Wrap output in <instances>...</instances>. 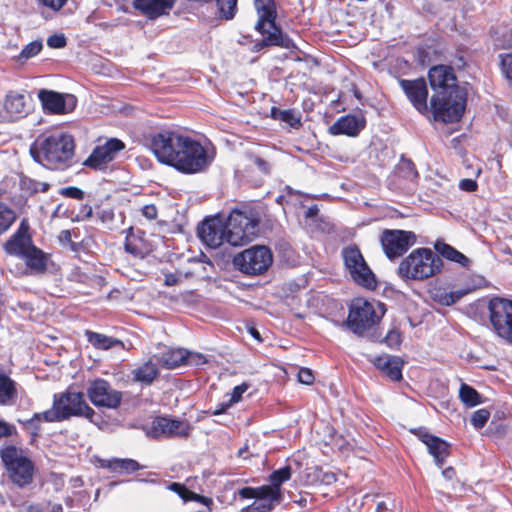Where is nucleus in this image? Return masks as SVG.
Segmentation results:
<instances>
[{
    "instance_id": "13",
    "label": "nucleus",
    "mask_w": 512,
    "mask_h": 512,
    "mask_svg": "<svg viewBox=\"0 0 512 512\" xmlns=\"http://www.w3.org/2000/svg\"><path fill=\"white\" fill-rule=\"evenodd\" d=\"M489 311L497 335L512 343V301L494 298L489 303Z\"/></svg>"
},
{
    "instance_id": "58",
    "label": "nucleus",
    "mask_w": 512,
    "mask_h": 512,
    "mask_svg": "<svg viewBox=\"0 0 512 512\" xmlns=\"http://www.w3.org/2000/svg\"><path fill=\"white\" fill-rule=\"evenodd\" d=\"M471 291H472L471 288L458 289L455 291H451V295H452V299L454 300V304L457 303L465 295L469 294Z\"/></svg>"
},
{
    "instance_id": "25",
    "label": "nucleus",
    "mask_w": 512,
    "mask_h": 512,
    "mask_svg": "<svg viewBox=\"0 0 512 512\" xmlns=\"http://www.w3.org/2000/svg\"><path fill=\"white\" fill-rule=\"evenodd\" d=\"M365 119L362 116L346 115L339 118L329 128L332 135L357 136L365 127Z\"/></svg>"
},
{
    "instance_id": "47",
    "label": "nucleus",
    "mask_w": 512,
    "mask_h": 512,
    "mask_svg": "<svg viewBox=\"0 0 512 512\" xmlns=\"http://www.w3.org/2000/svg\"><path fill=\"white\" fill-rule=\"evenodd\" d=\"M247 390H248V385L246 383H242L241 385L234 387V389L232 390V392L230 394V398H229L228 402L225 404V406L230 407L233 404L238 403L241 400L242 395Z\"/></svg>"
},
{
    "instance_id": "43",
    "label": "nucleus",
    "mask_w": 512,
    "mask_h": 512,
    "mask_svg": "<svg viewBox=\"0 0 512 512\" xmlns=\"http://www.w3.org/2000/svg\"><path fill=\"white\" fill-rule=\"evenodd\" d=\"M431 295L433 299L441 305L450 306L454 304V300L452 299L451 291H448L445 288H434L431 291Z\"/></svg>"
},
{
    "instance_id": "44",
    "label": "nucleus",
    "mask_w": 512,
    "mask_h": 512,
    "mask_svg": "<svg viewBox=\"0 0 512 512\" xmlns=\"http://www.w3.org/2000/svg\"><path fill=\"white\" fill-rule=\"evenodd\" d=\"M490 417V412L487 409H479L472 414L471 424L480 429L485 426Z\"/></svg>"
},
{
    "instance_id": "52",
    "label": "nucleus",
    "mask_w": 512,
    "mask_h": 512,
    "mask_svg": "<svg viewBox=\"0 0 512 512\" xmlns=\"http://www.w3.org/2000/svg\"><path fill=\"white\" fill-rule=\"evenodd\" d=\"M385 342L390 348L399 347L401 343V333L396 329L390 330L385 337Z\"/></svg>"
},
{
    "instance_id": "2",
    "label": "nucleus",
    "mask_w": 512,
    "mask_h": 512,
    "mask_svg": "<svg viewBox=\"0 0 512 512\" xmlns=\"http://www.w3.org/2000/svg\"><path fill=\"white\" fill-rule=\"evenodd\" d=\"M150 147L163 164L184 174H192V139L174 131H161L152 136Z\"/></svg>"
},
{
    "instance_id": "22",
    "label": "nucleus",
    "mask_w": 512,
    "mask_h": 512,
    "mask_svg": "<svg viewBox=\"0 0 512 512\" xmlns=\"http://www.w3.org/2000/svg\"><path fill=\"white\" fill-rule=\"evenodd\" d=\"M215 148L203 134L194 133V173L205 171L215 158Z\"/></svg>"
},
{
    "instance_id": "33",
    "label": "nucleus",
    "mask_w": 512,
    "mask_h": 512,
    "mask_svg": "<svg viewBox=\"0 0 512 512\" xmlns=\"http://www.w3.org/2000/svg\"><path fill=\"white\" fill-rule=\"evenodd\" d=\"M158 361L149 359L147 362L133 370L134 380L144 385H150L158 376Z\"/></svg>"
},
{
    "instance_id": "8",
    "label": "nucleus",
    "mask_w": 512,
    "mask_h": 512,
    "mask_svg": "<svg viewBox=\"0 0 512 512\" xmlns=\"http://www.w3.org/2000/svg\"><path fill=\"white\" fill-rule=\"evenodd\" d=\"M226 243L243 246L257 235V222L239 210H233L225 220Z\"/></svg>"
},
{
    "instance_id": "10",
    "label": "nucleus",
    "mask_w": 512,
    "mask_h": 512,
    "mask_svg": "<svg viewBox=\"0 0 512 512\" xmlns=\"http://www.w3.org/2000/svg\"><path fill=\"white\" fill-rule=\"evenodd\" d=\"M273 255L265 246H253L245 249L233 258L234 266L244 274L260 275L272 264Z\"/></svg>"
},
{
    "instance_id": "40",
    "label": "nucleus",
    "mask_w": 512,
    "mask_h": 512,
    "mask_svg": "<svg viewBox=\"0 0 512 512\" xmlns=\"http://www.w3.org/2000/svg\"><path fill=\"white\" fill-rule=\"evenodd\" d=\"M43 48V43L41 40H34L27 45L24 46V48L21 50L20 54L18 55V61L25 62L29 60L30 58L38 55L40 51Z\"/></svg>"
},
{
    "instance_id": "17",
    "label": "nucleus",
    "mask_w": 512,
    "mask_h": 512,
    "mask_svg": "<svg viewBox=\"0 0 512 512\" xmlns=\"http://www.w3.org/2000/svg\"><path fill=\"white\" fill-rule=\"evenodd\" d=\"M54 397L56 406H60L66 420L72 416H81L91 420L95 414L94 410L86 403L84 394L81 392L67 391L55 394Z\"/></svg>"
},
{
    "instance_id": "35",
    "label": "nucleus",
    "mask_w": 512,
    "mask_h": 512,
    "mask_svg": "<svg viewBox=\"0 0 512 512\" xmlns=\"http://www.w3.org/2000/svg\"><path fill=\"white\" fill-rule=\"evenodd\" d=\"M87 341L96 349L109 350L115 346H122L121 340L113 337L106 336L101 333L93 332L90 330L85 331Z\"/></svg>"
},
{
    "instance_id": "42",
    "label": "nucleus",
    "mask_w": 512,
    "mask_h": 512,
    "mask_svg": "<svg viewBox=\"0 0 512 512\" xmlns=\"http://www.w3.org/2000/svg\"><path fill=\"white\" fill-rule=\"evenodd\" d=\"M397 174L410 182L414 181L418 176L415 166L410 160H402L399 163Z\"/></svg>"
},
{
    "instance_id": "64",
    "label": "nucleus",
    "mask_w": 512,
    "mask_h": 512,
    "mask_svg": "<svg viewBox=\"0 0 512 512\" xmlns=\"http://www.w3.org/2000/svg\"><path fill=\"white\" fill-rule=\"evenodd\" d=\"M49 512H63V507L61 504H53Z\"/></svg>"
},
{
    "instance_id": "5",
    "label": "nucleus",
    "mask_w": 512,
    "mask_h": 512,
    "mask_svg": "<svg viewBox=\"0 0 512 512\" xmlns=\"http://www.w3.org/2000/svg\"><path fill=\"white\" fill-rule=\"evenodd\" d=\"M385 312V305L381 302L355 298L349 306L348 318L342 325L362 336L380 322Z\"/></svg>"
},
{
    "instance_id": "9",
    "label": "nucleus",
    "mask_w": 512,
    "mask_h": 512,
    "mask_svg": "<svg viewBox=\"0 0 512 512\" xmlns=\"http://www.w3.org/2000/svg\"><path fill=\"white\" fill-rule=\"evenodd\" d=\"M238 0H194V17L215 26L220 20H232L237 13Z\"/></svg>"
},
{
    "instance_id": "38",
    "label": "nucleus",
    "mask_w": 512,
    "mask_h": 512,
    "mask_svg": "<svg viewBox=\"0 0 512 512\" xmlns=\"http://www.w3.org/2000/svg\"><path fill=\"white\" fill-rule=\"evenodd\" d=\"M20 187L23 191L29 193L30 195H33L38 192L48 191L50 185L48 183L39 182L32 178L24 176L20 179Z\"/></svg>"
},
{
    "instance_id": "51",
    "label": "nucleus",
    "mask_w": 512,
    "mask_h": 512,
    "mask_svg": "<svg viewBox=\"0 0 512 512\" xmlns=\"http://www.w3.org/2000/svg\"><path fill=\"white\" fill-rule=\"evenodd\" d=\"M501 66L506 78L512 80V52L501 55Z\"/></svg>"
},
{
    "instance_id": "14",
    "label": "nucleus",
    "mask_w": 512,
    "mask_h": 512,
    "mask_svg": "<svg viewBox=\"0 0 512 512\" xmlns=\"http://www.w3.org/2000/svg\"><path fill=\"white\" fill-rule=\"evenodd\" d=\"M87 395L91 403L96 407L116 409L122 401V393L111 387L104 379H96L90 382Z\"/></svg>"
},
{
    "instance_id": "36",
    "label": "nucleus",
    "mask_w": 512,
    "mask_h": 512,
    "mask_svg": "<svg viewBox=\"0 0 512 512\" xmlns=\"http://www.w3.org/2000/svg\"><path fill=\"white\" fill-rule=\"evenodd\" d=\"M435 248L438 253L447 260L459 263L464 267L469 264V259L464 254L446 243H437Z\"/></svg>"
},
{
    "instance_id": "18",
    "label": "nucleus",
    "mask_w": 512,
    "mask_h": 512,
    "mask_svg": "<svg viewBox=\"0 0 512 512\" xmlns=\"http://www.w3.org/2000/svg\"><path fill=\"white\" fill-rule=\"evenodd\" d=\"M225 218L221 215L207 217L197 227L200 240L210 248H217L226 242Z\"/></svg>"
},
{
    "instance_id": "26",
    "label": "nucleus",
    "mask_w": 512,
    "mask_h": 512,
    "mask_svg": "<svg viewBox=\"0 0 512 512\" xmlns=\"http://www.w3.org/2000/svg\"><path fill=\"white\" fill-rule=\"evenodd\" d=\"M175 0H134L133 6L149 19H155L170 10Z\"/></svg>"
},
{
    "instance_id": "12",
    "label": "nucleus",
    "mask_w": 512,
    "mask_h": 512,
    "mask_svg": "<svg viewBox=\"0 0 512 512\" xmlns=\"http://www.w3.org/2000/svg\"><path fill=\"white\" fill-rule=\"evenodd\" d=\"M342 256L345 267L357 284L369 289L376 287L375 275L368 267L361 251L356 246L344 248Z\"/></svg>"
},
{
    "instance_id": "45",
    "label": "nucleus",
    "mask_w": 512,
    "mask_h": 512,
    "mask_svg": "<svg viewBox=\"0 0 512 512\" xmlns=\"http://www.w3.org/2000/svg\"><path fill=\"white\" fill-rule=\"evenodd\" d=\"M167 488L176 493L184 502L192 500V491L181 483L173 482Z\"/></svg>"
},
{
    "instance_id": "46",
    "label": "nucleus",
    "mask_w": 512,
    "mask_h": 512,
    "mask_svg": "<svg viewBox=\"0 0 512 512\" xmlns=\"http://www.w3.org/2000/svg\"><path fill=\"white\" fill-rule=\"evenodd\" d=\"M273 113L275 118H278L281 121L288 123L291 127H297L301 124L300 119L296 117L293 111L282 110L278 112L274 111Z\"/></svg>"
},
{
    "instance_id": "4",
    "label": "nucleus",
    "mask_w": 512,
    "mask_h": 512,
    "mask_svg": "<svg viewBox=\"0 0 512 512\" xmlns=\"http://www.w3.org/2000/svg\"><path fill=\"white\" fill-rule=\"evenodd\" d=\"M441 257L429 248H417L399 264L398 275L405 281H422L441 271Z\"/></svg>"
},
{
    "instance_id": "11",
    "label": "nucleus",
    "mask_w": 512,
    "mask_h": 512,
    "mask_svg": "<svg viewBox=\"0 0 512 512\" xmlns=\"http://www.w3.org/2000/svg\"><path fill=\"white\" fill-rule=\"evenodd\" d=\"M238 494L243 499H255V501L244 507L242 512H270L283 499L282 491L278 488H273L268 485L260 487H244L238 491Z\"/></svg>"
},
{
    "instance_id": "39",
    "label": "nucleus",
    "mask_w": 512,
    "mask_h": 512,
    "mask_svg": "<svg viewBox=\"0 0 512 512\" xmlns=\"http://www.w3.org/2000/svg\"><path fill=\"white\" fill-rule=\"evenodd\" d=\"M16 220V214L6 204L0 202V235L6 232Z\"/></svg>"
},
{
    "instance_id": "62",
    "label": "nucleus",
    "mask_w": 512,
    "mask_h": 512,
    "mask_svg": "<svg viewBox=\"0 0 512 512\" xmlns=\"http://www.w3.org/2000/svg\"><path fill=\"white\" fill-rule=\"evenodd\" d=\"M318 212V208L317 206H311L308 208V210L306 211V217H313L317 214Z\"/></svg>"
},
{
    "instance_id": "1",
    "label": "nucleus",
    "mask_w": 512,
    "mask_h": 512,
    "mask_svg": "<svg viewBox=\"0 0 512 512\" xmlns=\"http://www.w3.org/2000/svg\"><path fill=\"white\" fill-rule=\"evenodd\" d=\"M429 81L435 95L431 108L435 119L453 123L462 117L466 107V92L457 85V79L450 66L438 65L429 70Z\"/></svg>"
},
{
    "instance_id": "63",
    "label": "nucleus",
    "mask_w": 512,
    "mask_h": 512,
    "mask_svg": "<svg viewBox=\"0 0 512 512\" xmlns=\"http://www.w3.org/2000/svg\"><path fill=\"white\" fill-rule=\"evenodd\" d=\"M249 332L250 334L257 340H261L260 338V333L258 332V330L254 327H250L249 328Z\"/></svg>"
},
{
    "instance_id": "48",
    "label": "nucleus",
    "mask_w": 512,
    "mask_h": 512,
    "mask_svg": "<svg viewBox=\"0 0 512 512\" xmlns=\"http://www.w3.org/2000/svg\"><path fill=\"white\" fill-rule=\"evenodd\" d=\"M67 44V39L64 34H53L48 37L47 45L53 49H61L64 48Z\"/></svg>"
},
{
    "instance_id": "56",
    "label": "nucleus",
    "mask_w": 512,
    "mask_h": 512,
    "mask_svg": "<svg viewBox=\"0 0 512 512\" xmlns=\"http://www.w3.org/2000/svg\"><path fill=\"white\" fill-rule=\"evenodd\" d=\"M459 188L463 191L473 192L477 189V183L473 179H462L459 182Z\"/></svg>"
},
{
    "instance_id": "57",
    "label": "nucleus",
    "mask_w": 512,
    "mask_h": 512,
    "mask_svg": "<svg viewBox=\"0 0 512 512\" xmlns=\"http://www.w3.org/2000/svg\"><path fill=\"white\" fill-rule=\"evenodd\" d=\"M142 214L145 216L148 220H154L157 217V208L155 205H145L142 208Z\"/></svg>"
},
{
    "instance_id": "27",
    "label": "nucleus",
    "mask_w": 512,
    "mask_h": 512,
    "mask_svg": "<svg viewBox=\"0 0 512 512\" xmlns=\"http://www.w3.org/2000/svg\"><path fill=\"white\" fill-rule=\"evenodd\" d=\"M18 383L0 366V406H13L18 398Z\"/></svg>"
},
{
    "instance_id": "20",
    "label": "nucleus",
    "mask_w": 512,
    "mask_h": 512,
    "mask_svg": "<svg viewBox=\"0 0 512 512\" xmlns=\"http://www.w3.org/2000/svg\"><path fill=\"white\" fill-rule=\"evenodd\" d=\"M125 148V144L118 138H110L103 145L96 146L84 165L102 169L115 159L116 155Z\"/></svg>"
},
{
    "instance_id": "37",
    "label": "nucleus",
    "mask_w": 512,
    "mask_h": 512,
    "mask_svg": "<svg viewBox=\"0 0 512 512\" xmlns=\"http://www.w3.org/2000/svg\"><path fill=\"white\" fill-rule=\"evenodd\" d=\"M459 397L467 407H474L481 403V396L471 386L463 383L459 389Z\"/></svg>"
},
{
    "instance_id": "16",
    "label": "nucleus",
    "mask_w": 512,
    "mask_h": 512,
    "mask_svg": "<svg viewBox=\"0 0 512 512\" xmlns=\"http://www.w3.org/2000/svg\"><path fill=\"white\" fill-rule=\"evenodd\" d=\"M380 240L386 256L393 259L401 256L414 245L416 236L411 231L385 230Z\"/></svg>"
},
{
    "instance_id": "21",
    "label": "nucleus",
    "mask_w": 512,
    "mask_h": 512,
    "mask_svg": "<svg viewBox=\"0 0 512 512\" xmlns=\"http://www.w3.org/2000/svg\"><path fill=\"white\" fill-rule=\"evenodd\" d=\"M189 425L187 422L168 416H158L151 424L149 434L153 437L184 436L187 435Z\"/></svg>"
},
{
    "instance_id": "29",
    "label": "nucleus",
    "mask_w": 512,
    "mask_h": 512,
    "mask_svg": "<svg viewBox=\"0 0 512 512\" xmlns=\"http://www.w3.org/2000/svg\"><path fill=\"white\" fill-rule=\"evenodd\" d=\"M20 258L24 259L26 266L36 274H43L47 270L49 256L34 244Z\"/></svg>"
},
{
    "instance_id": "60",
    "label": "nucleus",
    "mask_w": 512,
    "mask_h": 512,
    "mask_svg": "<svg viewBox=\"0 0 512 512\" xmlns=\"http://www.w3.org/2000/svg\"><path fill=\"white\" fill-rule=\"evenodd\" d=\"M11 426L0 420V438L11 435Z\"/></svg>"
},
{
    "instance_id": "3",
    "label": "nucleus",
    "mask_w": 512,
    "mask_h": 512,
    "mask_svg": "<svg viewBox=\"0 0 512 512\" xmlns=\"http://www.w3.org/2000/svg\"><path fill=\"white\" fill-rule=\"evenodd\" d=\"M73 137L66 133H53L38 137L30 146L32 158L39 164L60 170L70 166L74 155Z\"/></svg>"
},
{
    "instance_id": "7",
    "label": "nucleus",
    "mask_w": 512,
    "mask_h": 512,
    "mask_svg": "<svg viewBox=\"0 0 512 512\" xmlns=\"http://www.w3.org/2000/svg\"><path fill=\"white\" fill-rule=\"evenodd\" d=\"M255 8L258 13V22L255 25L257 31L265 35L263 40L256 44L258 49L267 46H280L289 48L291 41L283 35L281 29L275 24L276 6L273 0H255Z\"/></svg>"
},
{
    "instance_id": "50",
    "label": "nucleus",
    "mask_w": 512,
    "mask_h": 512,
    "mask_svg": "<svg viewBox=\"0 0 512 512\" xmlns=\"http://www.w3.org/2000/svg\"><path fill=\"white\" fill-rule=\"evenodd\" d=\"M37 2L51 11L58 12L66 5L68 0H37Z\"/></svg>"
},
{
    "instance_id": "32",
    "label": "nucleus",
    "mask_w": 512,
    "mask_h": 512,
    "mask_svg": "<svg viewBox=\"0 0 512 512\" xmlns=\"http://www.w3.org/2000/svg\"><path fill=\"white\" fill-rule=\"evenodd\" d=\"M66 420L64 416V412L60 408V406H56L55 404V397H53V405L52 408L41 412V413H35L29 420L26 421V424L34 428L35 430H39V422L45 421V422H61Z\"/></svg>"
},
{
    "instance_id": "49",
    "label": "nucleus",
    "mask_w": 512,
    "mask_h": 512,
    "mask_svg": "<svg viewBox=\"0 0 512 512\" xmlns=\"http://www.w3.org/2000/svg\"><path fill=\"white\" fill-rule=\"evenodd\" d=\"M59 193H60V195L67 197V198H72V199H77V200H81L84 198V192L80 188L74 187V186H68V187L61 188L59 190Z\"/></svg>"
},
{
    "instance_id": "30",
    "label": "nucleus",
    "mask_w": 512,
    "mask_h": 512,
    "mask_svg": "<svg viewBox=\"0 0 512 512\" xmlns=\"http://www.w3.org/2000/svg\"><path fill=\"white\" fill-rule=\"evenodd\" d=\"M419 439L427 446L429 453L434 457L436 464L440 467L448 454V444L440 438L426 432H421Z\"/></svg>"
},
{
    "instance_id": "55",
    "label": "nucleus",
    "mask_w": 512,
    "mask_h": 512,
    "mask_svg": "<svg viewBox=\"0 0 512 512\" xmlns=\"http://www.w3.org/2000/svg\"><path fill=\"white\" fill-rule=\"evenodd\" d=\"M249 159L250 161L255 164L257 166V168L267 174L269 173V170H270V165L267 161H265L264 159H262L261 157L259 156H256V155H253V154H250L249 155Z\"/></svg>"
},
{
    "instance_id": "61",
    "label": "nucleus",
    "mask_w": 512,
    "mask_h": 512,
    "mask_svg": "<svg viewBox=\"0 0 512 512\" xmlns=\"http://www.w3.org/2000/svg\"><path fill=\"white\" fill-rule=\"evenodd\" d=\"M208 362V359L203 354L194 353V366L203 365Z\"/></svg>"
},
{
    "instance_id": "59",
    "label": "nucleus",
    "mask_w": 512,
    "mask_h": 512,
    "mask_svg": "<svg viewBox=\"0 0 512 512\" xmlns=\"http://www.w3.org/2000/svg\"><path fill=\"white\" fill-rule=\"evenodd\" d=\"M18 512H46L41 504H29L22 507Z\"/></svg>"
},
{
    "instance_id": "15",
    "label": "nucleus",
    "mask_w": 512,
    "mask_h": 512,
    "mask_svg": "<svg viewBox=\"0 0 512 512\" xmlns=\"http://www.w3.org/2000/svg\"><path fill=\"white\" fill-rule=\"evenodd\" d=\"M30 111L26 95L9 91L0 103V123H14L25 118Z\"/></svg>"
},
{
    "instance_id": "23",
    "label": "nucleus",
    "mask_w": 512,
    "mask_h": 512,
    "mask_svg": "<svg viewBox=\"0 0 512 512\" xmlns=\"http://www.w3.org/2000/svg\"><path fill=\"white\" fill-rule=\"evenodd\" d=\"M399 84L413 106L420 112L426 113L428 90L424 79L406 80L402 79Z\"/></svg>"
},
{
    "instance_id": "53",
    "label": "nucleus",
    "mask_w": 512,
    "mask_h": 512,
    "mask_svg": "<svg viewBox=\"0 0 512 512\" xmlns=\"http://www.w3.org/2000/svg\"><path fill=\"white\" fill-rule=\"evenodd\" d=\"M194 503L204 506L206 512H212V506L214 504L213 499L207 496H202L194 492Z\"/></svg>"
},
{
    "instance_id": "41",
    "label": "nucleus",
    "mask_w": 512,
    "mask_h": 512,
    "mask_svg": "<svg viewBox=\"0 0 512 512\" xmlns=\"http://www.w3.org/2000/svg\"><path fill=\"white\" fill-rule=\"evenodd\" d=\"M291 477V467L285 466L275 470L269 477L271 482L270 487L281 489L282 483L288 481Z\"/></svg>"
},
{
    "instance_id": "24",
    "label": "nucleus",
    "mask_w": 512,
    "mask_h": 512,
    "mask_svg": "<svg viewBox=\"0 0 512 512\" xmlns=\"http://www.w3.org/2000/svg\"><path fill=\"white\" fill-rule=\"evenodd\" d=\"M29 228L28 221L23 219L16 232L4 245V250L7 254L20 258L33 245Z\"/></svg>"
},
{
    "instance_id": "54",
    "label": "nucleus",
    "mask_w": 512,
    "mask_h": 512,
    "mask_svg": "<svg viewBox=\"0 0 512 512\" xmlns=\"http://www.w3.org/2000/svg\"><path fill=\"white\" fill-rule=\"evenodd\" d=\"M298 380L305 385H311L314 381V375L310 369L301 368L298 371Z\"/></svg>"
},
{
    "instance_id": "28",
    "label": "nucleus",
    "mask_w": 512,
    "mask_h": 512,
    "mask_svg": "<svg viewBox=\"0 0 512 512\" xmlns=\"http://www.w3.org/2000/svg\"><path fill=\"white\" fill-rule=\"evenodd\" d=\"M373 363L391 380L399 381L402 378V361L400 358L386 354L375 357Z\"/></svg>"
},
{
    "instance_id": "31",
    "label": "nucleus",
    "mask_w": 512,
    "mask_h": 512,
    "mask_svg": "<svg viewBox=\"0 0 512 512\" xmlns=\"http://www.w3.org/2000/svg\"><path fill=\"white\" fill-rule=\"evenodd\" d=\"M98 464L101 468L109 469L112 472L127 474L133 473L141 469L140 464L136 460L128 458L99 459Z\"/></svg>"
},
{
    "instance_id": "34",
    "label": "nucleus",
    "mask_w": 512,
    "mask_h": 512,
    "mask_svg": "<svg viewBox=\"0 0 512 512\" xmlns=\"http://www.w3.org/2000/svg\"><path fill=\"white\" fill-rule=\"evenodd\" d=\"M190 355V352L182 348H171L157 358L158 362L168 369L182 365Z\"/></svg>"
},
{
    "instance_id": "6",
    "label": "nucleus",
    "mask_w": 512,
    "mask_h": 512,
    "mask_svg": "<svg viewBox=\"0 0 512 512\" xmlns=\"http://www.w3.org/2000/svg\"><path fill=\"white\" fill-rule=\"evenodd\" d=\"M0 459L9 480L19 488L32 483L35 466L27 453L15 445L0 448Z\"/></svg>"
},
{
    "instance_id": "19",
    "label": "nucleus",
    "mask_w": 512,
    "mask_h": 512,
    "mask_svg": "<svg viewBox=\"0 0 512 512\" xmlns=\"http://www.w3.org/2000/svg\"><path fill=\"white\" fill-rule=\"evenodd\" d=\"M38 98L45 111L52 114H66L73 111L77 98L72 94H62L53 90L41 89Z\"/></svg>"
}]
</instances>
